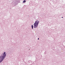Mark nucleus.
<instances>
[{
    "label": "nucleus",
    "instance_id": "5",
    "mask_svg": "<svg viewBox=\"0 0 65 65\" xmlns=\"http://www.w3.org/2000/svg\"><path fill=\"white\" fill-rule=\"evenodd\" d=\"M31 27L32 29H33V25H31Z\"/></svg>",
    "mask_w": 65,
    "mask_h": 65
},
{
    "label": "nucleus",
    "instance_id": "4",
    "mask_svg": "<svg viewBox=\"0 0 65 65\" xmlns=\"http://www.w3.org/2000/svg\"><path fill=\"white\" fill-rule=\"evenodd\" d=\"M26 2V0H25L23 1V3H25Z\"/></svg>",
    "mask_w": 65,
    "mask_h": 65
},
{
    "label": "nucleus",
    "instance_id": "7",
    "mask_svg": "<svg viewBox=\"0 0 65 65\" xmlns=\"http://www.w3.org/2000/svg\"><path fill=\"white\" fill-rule=\"evenodd\" d=\"M62 18H63V17H62Z\"/></svg>",
    "mask_w": 65,
    "mask_h": 65
},
{
    "label": "nucleus",
    "instance_id": "2",
    "mask_svg": "<svg viewBox=\"0 0 65 65\" xmlns=\"http://www.w3.org/2000/svg\"><path fill=\"white\" fill-rule=\"evenodd\" d=\"M39 21L38 20L36 21L34 24V28H37L38 27V24H39Z\"/></svg>",
    "mask_w": 65,
    "mask_h": 65
},
{
    "label": "nucleus",
    "instance_id": "3",
    "mask_svg": "<svg viewBox=\"0 0 65 65\" xmlns=\"http://www.w3.org/2000/svg\"><path fill=\"white\" fill-rule=\"evenodd\" d=\"M17 1H15V2H12V3H14V4L15 5H16V4H17Z\"/></svg>",
    "mask_w": 65,
    "mask_h": 65
},
{
    "label": "nucleus",
    "instance_id": "1",
    "mask_svg": "<svg viewBox=\"0 0 65 65\" xmlns=\"http://www.w3.org/2000/svg\"><path fill=\"white\" fill-rule=\"evenodd\" d=\"M2 55L0 56V63H1L4 59H5L6 57V52H5L2 53Z\"/></svg>",
    "mask_w": 65,
    "mask_h": 65
},
{
    "label": "nucleus",
    "instance_id": "6",
    "mask_svg": "<svg viewBox=\"0 0 65 65\" xmlns=\"http://www.w3.org/2000/svg\"><path fill=\"white\" fill-rule=\"evenodd\" d=\"M39 38H38V40H39Z\"/></svg>",
    "mask_w": 65,
    "mask_h": 65
}]
</instances>
